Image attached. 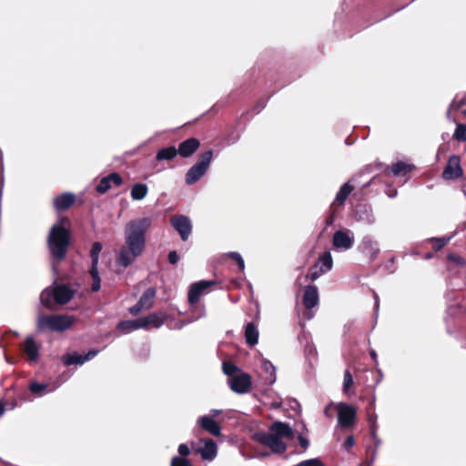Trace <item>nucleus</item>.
Segmentation results:
<instances>
[{
    "mask_svg": "<svg viewBox=\"0 0 466 466\" xmlns=\"http://www.w3.org/2000/svg\"><path fill=\"white\" fill-rule=\"evenodd\" d=\"M360 220H365L368 224H372L375 221L374 216L370 210L365 208V218L360 216Z\"/></svg>",
    "mask_w": 466,
    "mask_h": 466,
    "instance_id": "obj_48",
    "label": "nucleus"
},
{
    "mask_svg": "<svg viewBox=\"0 0 466 466\" xmlns=\"http://www.w3.org/2000/svg\"><path fill=\"white\" fill-rule=\"evenodd\" d=\"M262 369L268 374L265 378L268 384H273L276 380V368L275 366L267 360H262Z\"/></svg>",
    "mask_w": 466,
    "mask_h": 466,
    "instance_id": "obj_30",
    "label": "nucleus"
},
{
    "mask_svg": "<svg viewBox=\"0 0 466 466\" xmlns=\"http://www.w3.org/2000/svg\"><path fill=\"white\" fill-rule=\"evenodd\" d=\"M75 202V195L65 193L54 198V206L57 210L68 208Z\"/></svg>",
    "mask_w": 466,
    "mask_h": 466,
    "instance_id": "obj_24",
    "label": "nucleus"
},
{
    "mask_svg": "<svg viewBox=\"0 0 466 466\" xmlns=\"http://www.w3.org/2000/svg\"><path fill=\"white\" fill-rule=\"evenodd\" d=\"M75 321L72 316L68 315H40L37 319L39 330L51 329L54 331H64L69 329Z\"/></svg>",
    "mask_w": 466,
    "mask_h": 466,
    "instance_id": "obj_3",
    "label": "nucleus"
},
{
    "mask_svg": "<svg viewBox=\"0 0 466 466\" xmlns=\"http://www.w3.org/2000/svg\"><path fill=\"white\" fill-rule=\"evenodd\" d=\"M373 295H374V300H375V308H376V309H378V308H379V297H378V295L375 292H374Z\"/></svg>",
    "mask_w": 466,
    "mask_h": 466,
    "instance_id": "obj_55",
    "label": "nucleus"
},
{
    "mask_svg": "<svg viewBox=\"0 0 466 466\" xmlns=\"http://www.w3.org/2000/svg\"><path fill=\"white\" fill-rule=\"evenodd\" d=\"M178 260H179V256L177 255V253L176 251H170L168 253L169 263L174 265V264L177 263Z\"/></svg>",
    "mask_w": 466,
    "mask_h": 466,
    "instance_id": "obj_51",
    "label": "nucleus"
},
{
    "mask_svg": "<svg viewBox=\"0 0 466 466\" xmlns=\"http://www.w3.org/2000/svg\"><path fill=\"white\" fill-rule=\"evenodd\" d=\"M220 413H221L220 410H210V417L211 418L216 417V416L219 415Z\"/></svg>",
    "mask_w": 466,
    "mask_h": 466,
    "instance_id": "obj_54",
    "label": "nucleus"
},
{
    "mask_svg": "<svg viewBox=\"0 0 466 466\" xmlns=\"http://www.w3.org/2000/svg\"><path fill=\"white\" fill-rule=\"evenodd\" d=\"M463 105H466V97L459 98V96H456L453 101L451 103V108L458 109Z\"/></svg>",
    "mask_w": 466,
    "mask_h": 466,
    "instance_id": "obj_46",
    "label": "nucleus"
},
{
    "mask_svg": "<svg viewBox=\"0 0 466 466\" xmlns=\"http://www.w3.org/2000/svg\"><path fill=\"white\" fill-rule=\"evenodd\" d=\"M324 273V270L319 268L318 269V265H315L312 268L310 273L307 276V278H309L310 280L314 281L316 280L319 276H321Z\"/></svg>",
    "mask_w": 466,
    "mask_h": 466,
    "instance_id": "obj_42",
    "label": "nucleus"
},
{
    "mask_svg": "<svg viewBox=\"0 0 466 466\" xmlns=\"http://www.w3.org/2000/svg\"><path fill=\"white\" fill-rule=\"evenodd\" d=\"M200 426L210 434L218 437L221 434V429L210 416H202L198 419Z\"/></svg>",
    "mask_w": 466,
    "mask_h": 466,
    "instance_id": "obj_20",
    "label": "nucleus"
},
{
    "mask_svg": "<svg viewBox=\"0 0 466 466\" xmlns=\"http://www.w3.org/2000/svg\"><path fill=\"white\" fill-rule=\"evenodd\" d=\"M355 444V441L353 436H349L345 441L343 442V449L346 451H350Z\"/></svg>",
    "mask_w": 466,
    "mask_h": 466,
    "instance_id": "obj_49",
    "label": "nucleus"
},
{
    "mask_svg": "<svg viewBox=\"0 0 466 466\" xmlns=\"http://www.w3.org/2000/svg\"><path fill=\"white\" fill-rule=\"evenodd\" d=\"M173 228L179 233L182 240L186 241L191 234V222L190 219L182 215L173 216L170 219Z\"/></svg>",
    "mask_w": 466,
    "mask_h": 466,
    "instance_id": "obj_11",
    "label": "nucleus"
},
{
    "mask_svg": "<svg viewBox=\"0 0 466 466\" xmlns=\"http://www.w3.org/2000/svg\"><path fill=\"white\" fill-rule=\"evenodd\" d=\"M102 250V244L100 242H95L92 245L90 257L92 260L91 268H96L98 265L99 254Z\"/></svg>",
    "mask_w": 466,
    "mask_h": 466,
    "instance_id": "obj_34",
    "label": "nucleus"
},
{
    "mask_svg": "<svg viewBox=\"0 0 466 466\" xmlns=\"http://www.w3.org/2000/svg\"><path fill=\"white\" fill-rule=\"evenodd\" d=\"M353 384V378H352V375L351 373L350 372V370H346L344 372V378H343V391L344 392H348V390H350V388L352 386Z\"/></svg>",
    "mask_w": 466,
    "mask_h": 466,
    "instance_id": "obj_38",
    "label": "nucleus"
},
{
    "mask_svg": "<svg viewBox=\"0 0 466 466\" xmlns=\"http://www.w3.org/2000/svg\"><path fill=\"white\" fill-rule=\"evenodd\" d=\"M67 223L68 220L66 218L59 219L58 222L51 228L47 238L50 253L58 261L65 258L69 245V232L65 227Z\"/></svg>",
    "mask_w": 466,
    "mask_h": 466,
    "instance_id": "obj_2",
    "label": "nucleus"
},
{
    "mask_svg": "<svg viewBox=\"0 0 466 466\" xmlns=\"http://www.w3.org/2000/svg\"><path fill=\"white\" fill-rule=\"evenodd\" d=\"M98 353V350H89L86 355H81L76 352L66 354L62 357V360L66 366H70L74 364H83L86 361L93 359L95 356H96Z\"/></svg>",
    "mask_w": 466,
    "mask_h": 466,
    "instance_id": "obj_15",
    "label": "nucleus"
},
{
    "mask_svg": "<svg viewBox=\"0 0 466 466\" xmlns=\"http://www.w3.org/2000/svg\"><path fill=\"white\" fill-rule=\"evenodd\" d=\"M295 466H325L324 463L318 458L315 459H309L303 461Z\"/></svg>",
    "mask_w": 466,
    "mask_h": 466,
    "instance_id": "obj_39",
    "label": "nucleus"
},
{
    "mask_svg": "<svg viewBox=\"0 0 466 466\" xmlns=\"http://www.w3.org/2000/svg\"><path fill=\"white\" fill-rule=\"evenodd\" d=\"M212 154L211 150L205 152L198 161L189 168L186 175V182L188 185L197 182L207 172L212 158Z\"/></svg>",
    "mask_w": 466,
    "mask_h": 466,
    "instance_id": "obj_4",
    "label": "nucleus"
},
{
    "mask_svg": "<svg viewBox=\"0 0 466 466\" xmlns=\"http://www.w3.org/2000/svg\"><path fill=\"white\" fill-rule=\"evenodd\" d=\"M40 300L43 306L52 309L55 305L53 289H46L40 295Z\"/></svg>",
    "mask_w": 466,
    "mask_h": 466,
    "instance_id": "obj_32",
    "label": "nucleus"
},
{
    "mask_svg": "<svg viewBox=\"0 0 466 466\" xmlns=\"http://www.w3.org/2000/svg\"><path fill=\"white\" fill-rule=\"evenodd\" d=\"M303 304L309 310L306 312V319H312L313 313L310 311V309L319 304V291L316 286L309 285L305 288L303 294Z\"/></svg>",
    "mask_w": 466,
    "mask_h": 466,
    "instance_id": "obj_9",
    "label": "nucleus"
},
{
    "mask_svg": "<svg viewBox=\"0 0 466 466\" xmlns=\"http://www.w3.org/2000/svg\"><path fill=\"white\" fill-rule=\"evenodd\" d=\"M215 284L213 280H201L196 283H193L188 291V302L190 305L196 304L201 295L211 286Z\"/></svg>",
    "mask_w": 466,
    "mask_h": 466,
    "instance_id": "obj_13",
    "label": "nucleus"
},
{
    "mask_svg": "<svg viewBox=\"0 0 466 466\" xmlns=\"http://www.w3.org/2000/svg\"><path fill=\"white\" fill-rule=\"evenodd\" d=\"M370 433H371V436H372L373 438H376L377 431H376L374 433H372V431H370Z\"/></svg>",
    "mask_w": 466,
    "mask_h": 466,
    "instance_id": "obj_59",
    "label": "nucleus"
},
{
    "mask_svg": "<svg viewBox=\"0 0 466 466\" xmlns=\"http://www.w3.org/2000/svg\"><path fill=\"white\" fill-rule=\"evenodd\" d=\"M463 174L461 167L460 157L451 156L449 157L448 163L443 170L442 177L445 180H454L461 177Z\"/></svg>",
    "mask_w": 466,
    "mask_h": 466,
    "instance_id": "obj_10",
    "label": "nucleus"
},
{
    "mask_svg": "<svg viewBox=\"0 0 466 466\" xmlns=\"http://www.w3.org/2000/svg\"><path fill=\"white\" fill-rule=\"evenodd\" d=\"M448 258H449V260L456 263L457 265L466 266L465 259L463 258H461V256H459V255L451 254V255L448 256Z\"/></svg>",
    "mask_w": 466,
    "mask_h": 466,
    "instance_id": "obj_45",
    "label": "nucleus"
},
{
    "mask_svg": "<svg viewBox=\"0 0 466 466\" xmlns=\"http://www.w3.org/2000/svg\"><path fill=\"white\" fill-rule=\"evenodd\" d=\"M177 155V150L175 147H168L157 151L156 158L157 160H171Z\"/></svg>",
    "mask_w": 466,
    "mask_h": 466,
    "instance_id": "obj_31",
    "label": "nucleus"
},
{
    "mask_svg": "<svg viewBox=\"0 0 466 466\" xmlns=\"http://www.w3.org/2000/svg\"><path fill=\"white\" fill-rule=\"evenodd\" d=\"M355 243L354 233L348 228L336 230L332 238L333 247L339 251L350 249Z\"/></svg>",
    "mask_w": 466,
    "mask_h": 466,
    "instance_id": "obj_6",
    "label": "nucleus"
},
{
    "mask_svg": "<svg viewBox=\"0 0 466 466\" xmlns=\"http://www.w3.org/2000/svg\"><path fill=\"white\" fill-rule=\"evenodd\" d=\"M199 147V141L197 138H188L183 141L177 150V154H179L183 157H187L191 156Z\"/></svg>",
    "mask_w": 466,
    "mask_h": 466,
    "instance_id": "obj_19",
    "label": "nucleus"
},
{
    "mask_svg": "<svg viewBox=\"0 0 466 466\" xmlns=\"http://www.w3.org/2000/svg\"><path fill=\"white\" fill-rule=\"evenodd\" d=\"M413 169V166L402 161H399L391 166V172L393 176H406Z\"/></svg>",
    "mask_w": 466,
    "mask_h": 466,
    "instance_id": "obj_27",
    "label": "nucleus"
},
{
    "mask_svg": "<svg viewBox=\"0 0 466 466\" xmlns=\"http://www.w3.org/2000/svg\"><path fill=\"white\" fill-rule=\"evenodd\" d=\"M386 194L389 196V198H394L397 196V190L391 187H389L386 191Z\"/></svg>",
    "mask_w": 466,
    "mask_h": 466,
    "instance_id": "obj_53",
    "label": "nucleus"
},
{
    "mask_svg": "<svg viewBox=\"0 0 466 466\" xmlns=\"http://www.w3.org/2000/svg\"><path fill=\"white\" fill-rule=\"evenodd\" d=\"M53 290L55 304H66L73 298V291L66 286H57Z\"/></svg>",
    "mask_w": 466,
    "mask_h": 466,
    "instance_id": "obj_21",
    "label": "nucleus"
},
{
    "mask_svg": "<svg viewBox=\"0 0 466 466\" xmlns=\"http://www.w3.org/2000/svg\"><path fill=\"white\" fill-rule=\"evenodd\" d=\"M359 248L370 259H374L380 251L377 243L370 237H364L362 238Z\"/></svg>",
    "mask_w": 466,
    "mask_h": 466,
    "instance_id": "obj_17",
    "label": "nucleus"
},
{
    "mask_svg": "<svg viewBox=\"0 0 466 466\" xmlns=\"http://www.w3.org/2000/svg\"><path fill=\"white\" fill-rule=\"evenodd\" d=\"M5 412V406L2 402H0V416H2Z\"/></svg>",
    "mask_w": 466,
    "mask_h": 466,
    "instance_id": "obj_58",
    "label": "nucleus"
},
{
    "mask_svg": "<svg viewBox=\"0 0 466 466\" xmlns=\"http://www.w3.org/2000/svg\"><path fill=\"white\" fill-rule=\"evenodd\" d=\"M368 421L370 424V431L374 433L378 430L377 425V414L376 413H368Z\"/></svg>",
    "mask_w": 466,
    "mask_h": 466,
    "instance_id": "obj_41",
    "label": "nucleus"
},
{
    "mask_svg": "<svg viewBox=\"0 0 466 466\" xmlns=\"http://www.w3.org/2000/svg\"><path fill=\"white\" fill-rule=\"evenodd\" d=\"M155 297L156 289L153 288L147 289L138 302L129 309V312L133 316H137L143 310L149 309L153 306Z\"/></svg>",
    "mask_w": 466,
    "mask_h": 466,
    "instance_id": "obj_8",
    "label": "nucleus"
},
{
    "mask_svg": "<svg viewBox=\"0 0 466 466\" xmlns=\"http://www.w3.org/2000/svg\"><path fill=\"white\" fill-rule=\"evenodd\" d=\"M47 388L48 384L38 382H32L29 386L31 392L35 394L36 396H43L47 392L53 391L55 390V388L50 390H47Z\"/></svg>",
    "mask_w": 466,
    "mask_h": 466,
    "instance_id": "obj_33",
    "label": "nucleus"
},
{
    "mask_svg": "<svg viewBox=\"0 0 466 466\" xmlns=\"http://www.w3.org/2000/svg\"><path fill=\"white\" fill-rule=\"evenodd\" d=\"M222 368L224 373L228 376H232L237 370V367L230 362H223Z\"/></svg>",
    "mask_w": 466,
    "mask_h": 466,
    "instance_id": "obj_43",
    "label": "nucleus"
},
{
    "mask_svg": "<svg viewBox=\"0 0 466 466\" xmlns=\"http://www.w3.org/2000/svg\"><path fill=\"white\" fill-rule=\"evenodd\" d=\"M454 137L460 141H466V126L459 124L456 127Z\"/></svg>",
    "mask_w": 466,
    "mask_h": 466,
    "instance_id": "obj_37",
    "label": "nucleus"
},
{
    "mask_svg": "<svg viewBox=\"0 0 466 466\" xmlns=\"http://www.w3.org/2000/svg\"><path fill=\"white\" fill-rule=\"evenodd\" d=\"M171 466H191V464L185 458L174 457L171 461Z\"/></svg>",
    "mask_w": 466,
    "mask_h": 466,
    "instance_id": "obj_44",
    "label": "nucleus"
},
{
    "mask_svg": "<svg viewBox=\"0 0 466 466\" xmlns=\"http://www.w3.org/2000/svg\"><path fill=\"white\" fill-rule=\"evenodd\" d=\"M245 339L249 346H255L258 339V330L254 323H248L245 329Z\"/></svg>",
    "mask_w": 466,
    "mask_h": 466,
    "instance_id": "obj_25",
    "label": "nucleus"
},
{
    "mask_svg": "<svg viewBox=\"0 0 466 466\" xmlns=\"http://www.w3.org/2000/svg\"><path fill=\"white\" fill-rule=\"evenodd\" d=\"M370 353L372 360L374 361H377V354H376L375 350H371Z\"/></svg>",
    "mask_w": 466,
    "mask_h": 466,
    "instance_id": "obj_57",
    "label": "nucleus"
},
{
    "mask_svg": "<svg viewBox=\"0 0 466 466\" xmlns=\"http://www.w3.org/2000/svg\"><path fill=\"white\" fill-rule=\"evenodd\" d=\"M338 412V422L343 429L351 428L356 420L357 410L347 403L339 402L335 405Z\"/></svg>",
    "mask_w": 466,
    "mask_h": 466,
    "instance_id": "obj_5",
    "label": "nucleus"
},
{
    "mask_svg": "<svg viewBox=\"0 0 466 466\" xmlns=\"http://www.w3.org/2000/svg\"><path fill=\"white\" fill-rule=\"evenodd\" d=\"M319 262L321 263L320 268H322L324 272L329 271L333 265L331 254L329 252H325L320 256Z\"/></svg>",
    "mask_w": 466,
    "mask_h": 466,
    "instance_id": "obj_35",
    "label": "nucleus"
},
{
    "mask_svg": "<svg viewBox=\"0 0 466 466\" xmlns=\"http://www.w3.org/2000/svg\"><path fill=\"white\" fill-rule=\"evenodd\" d=\"M21 349L26 355L27 360L35 362L39 357V345L36 343L32 336H28L25 342L22 344Z\"/></svg>",
    "mask_w": 466,
    "mask_h": 466,
    "instance_id": "obj_16",
    "label": "nucleus"
},
{
    "mask_svg": "<svg viewBox=\"0 0 466 466\" xmlns=\"http://www.w3.org/2000/svg\"><path fill=\"white\" fill-rule=\"evenodd\" d=\"M178 452L181 456H187L190 452V450L187 444H180L178 446Z\"/></svg>",
    "mask_w": 466,
    "mask_h": 466,
    "instance_id": "obj_50",
    "label": "nucleus"
},
{
    "mask_svg": "<svg viewBox=\"0 0 466 466\" xmlns=\"http://www.w3.org/2000/svg\"><path fill=\"white\" fill-rule=\"evenodd\" d=\"M147 190L148 189H147V187L146 184H143V183L135 184L133 186V187L131 188V192H130L131 198L134 200H141L147 196Z\"/></svg>",
    "mask_w": 466,
    "mask_h": 466,
    "instance_id": "obj_29",
    "label": "nucleus"
},
{
    "mask_svg": "<svg viewBox=\"0 0 466 466\" xmlns=\"http://www.w3.org/2000/svg\"><path fill=\"white\" fill-rule=\"evenodd\" d=\"M217 444L212 440H207L203 446L198 449V452L203 460L212 461L217 456Z\"/></svg>",
    "mask_w": 466,
    "mask_h": 466,
    "instance_id": "obj_22",
    "label": "nucleus"
},
{
    "mask_svg": "<svg viewBox=\"0 0 466 466\" xmlns=\"http://www.w3.org/2000/svg\"><path fill=\"white\" fill-rule=\"evenodd\" d=\"M166 319V314L162 312H155L149 314L147 317L139 318L140 327L144 329H158L164 323Z\"/></svg>",
    "mask_w": 466,
    "mask_h": 466,
    "instance_id": "obj_14",
    "label": "nucleus"
},
{
    "mask_svg": "<svg viewBox=\"0 0 466 466\" xmlns=\"http://www.w3.org/2000/svg\"><path fill=\"white\" fill-rule=\"evenodd\" d=\"M463 114L466 116V109L463 111Z\"/></svg>",
    "mask_w": 466,
    "mask_h": 466,
    "instance_id": "obj_60",
    "label": "nucleus"
},
{
    "mask_svg": "<svg viewBox=\"0 0 466 466\" xmlns=\"http://www.w3.org/2000/svg\"><path fill=\"white\" fill-rule=\"evenodd\" d=\"M229 386L237 393H248L251 389V377L247 373L236 375L229 380Z\"/></svg>",
    "mask_w": 466,
    "mask_h": 466,
    "instance_id": "obj_12",
    "label": "nucleus"
},
{
    "mask_svg": "<svg viewBox=\"0 0 466 466\" xmlns=\"http://www.w3.org/2000/svg\"><path fill=\"white\" fill-rule=\"evenodd\" d=\"M117 329L124 334L141 329L139 319L134 320H123L117 325Z\"/></svg>",
    "mask_w": 466,
    "mask_h": 466,
    "instance_id": "obj_26",
    "label": "nucleus"
},
{
    "mask_svg": "<svg viewBox=\"0 0 466 466\" xmlns=\"http://www.w3.org/2000/svg\"><path fill=\"white\" fill-rule=\"evenodd\" d=\"M229 256H230L233 259H235V260L237 261V263L238 264L239 269H240L241 271H243V270H244V268H245V264H244V260H243V258H241V256H240L238 253H237V252H231V253L229 254Z\"/></svg>",
    "mask_w": 466,
    "mask_h": 466,
    "instance_id": "obj_47",
    "label": "nucleus"
},
{
    "mask_svg": "<svg viewBox=\"0 0 466 466\" xmlns=\"http://www.w3.org/2000/svg\"><path fill=\"white\" fill-rule=\"evenodd\" d=\"M90 275L92 277V290L93 291H98L100 289V278H99V275H98V270H97V267L96 268H90Z\"/></svg>",
    "mask_w": 466,
    "mask_h": 466,
    "instance_id": "obj_36",
    "label": "nucleus"
},
{
    "mask_svg": "<svg viewBox=\"0 0 466 466\" xmlns=\"http://www.w3.org/2000/svg\"><path fill=\"white\" fill-rule=\"evenodd\" d=\"M255 440L259 443L268 446L273 452L283 453L287 446L279 436L271 432H259L255 435Z\"/></svg>",
    "mask_w": 466,
    "mask_h": 466,
    "instance_id": "obj_7",
    "label": "nucleus"
},
{
    "mask_svg": "<svg viewBox=\"0 0 466 466\" xmlns=\"http://www.w3.org/2000/svg\"><path fill=\"white\" fill-rule=\"evenodd\" d=\"M150 218H142L129 221L125 227L126 246L120 248L117 262L122 267H128L145 248L146 232L151 225Z\"/></svg>",
    "mask_w": 466,
    "mask_h": 466,
    "instance_id": "obj_1",
    "label": "nucleus"
},
{
    "mask_svg": "<svg viewBox=\"0 0 466 466\" xmlns=\"http://www.w3.org/2000/svg\"><path fill=\"white\" fill-rule=\"evenodd\" d=\"M270 431L274 435L279 436V438H292L293 431L291 427L288 423L277 421L272 424L270 427Z\"/></svg>",
    "mask_w": 466,
    "mask_h": 466,
    "instance_id": "obj_23",
    "label": "nucleus"
},
{
    "mask_svg": "<svg viewBox=\"0 0 466 466\" xmlns=\"http://www.w3.org/2000/svg\"><path fill=\"white\" fill-rule=\"evenodd\" d=\"M431 241L433 242V248L435 250H440L448 244L450 238H433Z\"/></svg>",
    "mask_w": 466,
    "mask_h": 466,
    "instance_id": "obj_40",
    "label": "nucleus"
},
{
    "mask_svg": "<svg viewBox=\"0 0 466 466\" xmlns=\"http://www.w3.org/2000/svg\"><path fill=\"white\" fill-rule=\"evenodd\" d=\"M330 407H331V404H330V405H329V406H327V407L325 408V410H324V413H325V415H326V416H328V417H331V414H329V408H330Z\"/></svg>",
    "mask_w": 466,
    "mask_h": 466,
    "instance_id": "obj_56",
    "label": "nucleus"
},
{
    "mask_svg": "<svg viewBox=\"0 0 466 466\" xmlns=\"http://www.w3.org/2000/svg\"><path fill=\"white\" fill-rule=\"evenodd\" d=\"M352 189L353 187L350 185V183H345L337 193L336 198L332 205H344L347 198L351 193Z\"/></svg>",
    "mask_w": 466,
    "mask_h": 466,
    "instance_id": "obj_28",
    "label": "nucleus"
},
{
    "mask_svg": "<svg viewBox=\"0 0 466 466\" xmlns=\"http://www.w3.org/2000/svg\"><path fill=\"white\" fill-rule=\"evenodd\" d=\"M121 183V177L116 173H112L100 180L99 184L96 186V191L103 194L111 187V184H114L115 186H120Z\"/></svg>",
    "mask_w": 466,
    "mask_h": 466,
    "instance_id": "obj_18",
    "label": "nucleus"
},
{
    "mask_svg": "<svg viewBox=\"0 0 466 466\" xmlns=\"http://www.w3.org/2000/svg\"><path fill=\"white\" fill-rule=\"evenodd\" d=\"M298 441L300 444V446L302 447V449L305 451L308 449L309 445V441L307 438H305L304 436L302 435H299L298 437Z\"/></svg>",
    "mask_w": 466,
    "mask_h": 466,
    "instance_id": "obj_52",
    "label": "nucleus"
}]
</instances>
